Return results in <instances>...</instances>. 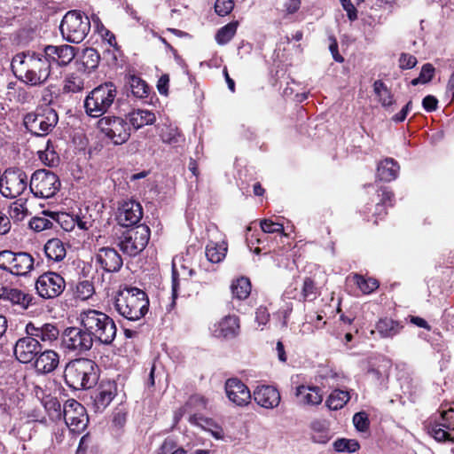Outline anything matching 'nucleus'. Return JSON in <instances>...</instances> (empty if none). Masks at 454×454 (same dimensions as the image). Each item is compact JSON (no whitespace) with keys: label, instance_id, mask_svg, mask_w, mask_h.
<instances>
[{"label":"nucleus","instance_id":"obj_10","mask_svg":"<svg viewBox=\"0 0 454 454\" xmlns=\"http://www.w3.org/2000/svg\"><path fill=\"white\" fill-rule=\"evenodd\" d=\"M95 341L82 326L67 327L61 335V346L68 353L75 356L85 354L91 349Z\"/></svg>","mask_w":454,"mask_h":454},{"label":"nucleus","instance_id":"obj_29","mask_svg":"<svg viewBox=\"0 0 454 454\" xmlns=\"http://www.w3.org/2000/svg\"><path fill=\"white\" fill-rule=\"evenodd\" d=\"M115 396V387L108 383L101 385L94 397V405L97 410L106 409Z\"/></svg>","mask_w":454,"mask_h":454},{"label":"nucleus","instance_id":"obj_40","mask_svg":"<svg viewBox=\"0 0 454 454\" xmlns=\"http://www.w3.org/2000/svg\"><path fill=\"white\" fill-rule=\"evenodd\" d=\"M95 293V287L91 281L82 280L78 282L75 287V295L77 298L85 301L90 299Z\"/></svg>","mask_w":454,"mask_h":454},{"label":"nucleus","instance_id":"obj_32","mask_svg":"<svg viewBox=\"0 0 454 454\" xmlns=\"http://www.w3.org/2000/svg\"><path fill=\"white\" fill-rule=\"evenodd\" d=\"M373 90L378 98L379 102L385 109L387 110L394 105V95L381 80H377L374 82Z\"/></svg>","mask_w":454,"mask_h":454},{"label":"nucleus","instance_id":"obj_5","mask_svg":"<svg viewBox=\"0 0 454 454\" xmlns=\"http://www.w3.org/2000/svg\"><path fill=\"white\" fill-rule=\"evenodd\" d=\"M116 97L117 89L113 82L97 86L84 99L85 113L92 118H102L114 105Z\"/></svg>","mask_w":454,"mask_h":454},{"label":"nucleus","instance_id":"obj_50","mask_svg":"<svg viewBox=\"0 0 454 454\" xmlns=\"http://www.w3.org/2000/svg\"><path fill=\"white\" fill-rule=\"evenodd\" d=\"M353 423L358 431L365 432L370 425L368 415L364 411L356 412L353 416Z\"/></svg>","mask_w":454,"mask_h":454},{"label":"nucleus","instance_id":"obj_48","mask_svg":"<svg viewBox=\"0 0 454 454\" xmlns=\"http://www.w3.org/2000/svg\"><path fill=\"white\" fill-rule=\"evenodd\" d=\"M27 215V210L21 203L14 202L10 206L9 217L15 222L22 221Z\"/></svg>","mask_w":454,"mask_h":454},{"label":"nucleus","instance_id":"obj_58","mask_svg":"<svg viewBox=\"0 0 454 454\" xmlns=\"http://www.w3.org/2000/svg\"><path fill=\"white\" fill-rule=\"evenodd\" d=\"M343 9L347 12L349 20L354 21L357 19V11L350 0H340Z\"/></svg>","mask_w":454,"mask_h":454},{"label":"nucleus","instance_id":"obj_34","mask_svg":"<svg viewBox=\"0 0 454 454\" xmlns=\"http://www.w3.org/2000/svg\"><path fill=\"white\" fill-rule=\"evenodd\" d=\"M231 289L233 297L239 300H245L248 297L251 292L250 280L247 278L241 277L232 282Z\"/></svg>","mask_w":454,"mask_h":454},{"label":"nucleus","instance_id":"obj_62","mask_svg":"<svg viewBox=\"0 0 454 454\" xmlns=\"http://www.w3.org/2000/svg\"><path fill=\"white\" fill-rule=\"evenodd\" d=\"M12 224L10 217L0 211V235L8 233L11 230Z\"/></svg>","mask_w":454,"mask_h":454},{"label":"nucleus","instance_id":"obj_31","mask_svg":"<svg viewBox=\"0 0 454 454\" xmlns=\"http://www.w3.org/2000/svg\"><path fill=\"white\" fill-rule=\"evenodd\" d=\"M403 325L391 318H382L376 325V330L382 338H392L400 333Z\"/></svg>","mask_w":454,"mask_h":454},{"label":"nucleus","instance_id":"obj_27","mask_svg":"<svg viewBox=\"0 0 454 454\" xmlns=\"http://www.w3.org/2000/svg\"><path fill=\"white\" fill-rule=\"evenodd\" d=\"M399 169L397 161L392 158H387L379 163L377 177L384 182H391L397 177Z\"/></svg>","mask_w":454,"mask_h":454},{"label":"nucleus","instance_id":"obj_39","mask_svg":"<svg viewBox=\"0 0 454 454\" xmlns=\"http://www.w3.org/2000/svg\"><path fill=\"white\" fill-rule=\"evenodd\" d=\"M130 89L131 92L137 98H145L149 93V87L146 82L137 76H131L130 78Z\"/></svg>","mask_w":454,"mask_h":454},{"label":"nucleus","instance_id":"obj_37","mask_svg":"<svg viewBox=\"0 0 454 454\" xmlns=\"http://www.w3.org/2000/svg\"><path fill=\"white\" fill-rule=\"evenodd\" d=\"M100 56L97 50L86 48L82 56V62L86 71L89 73L95 70L99 63Z\"/></svg>","mask_w":454,"mask_h":454},{"label":"nucleus","instance_id":"obj_51","mask_svg":"<svg viewBox=\"0 0 454 454\" xmlns=\"http://www.w3.org/2000/svg\"><path fill=\"white\" fill-rule=\"evenodd\" d=\"M234 7L233 0H216L215 4V11L219 16L229 14Z\"/></svg>","mask_w":454,"mask_h":454},{"label":"nucleus","instance_id":"obj_12","mask_svg":"<svg viewBox=\"0 0 454 454\" xmlns=\"http://www.w3.org/2000/svg\"><path fill=\"white\" fill-rule=\"evenodd\" d=\"M60 188V181L56 174L47 169H38L31 176L29 189L39 198H51Z\"/></svg>","mask_w":454,"mask_h":454},{"label":"nucleus","instance_id":"obj_44","mask_svg":"<svg viewBox=\"0 0 454 454\" xmlns=\"http://www.w3.org/2000/svg\"><path fill=\"white\" fill-rule=\"evenodd\" d=\"M161 139L163 143L168 145H178L184 140L182 134L176 128L168 127L161 133Z\"/></svg>","mask_w":454,"mask_h":454},{"label":"nucleus","instance_id":"obj_55","mask_svg":"<svg viewBox=\"0 0 454 454\" xmlns=\"http://www.w3.org/2000/svg\"><path fill=\"white\" fill-rule=\"evenodd\" d=\"M380 201L377 204V210H380L383 206H393V201L395 195L393 192L388 191L387 189L381 190V193L380 194Z\"/></svg>","mask_w":454,"mask_h":454},{"label":"nucleus","instance_id":"obj_21","mask_svg":"<svg viewBox=\"0 0 454 454\" xmlns=\"http://www.w3.org/2000/svg\"><path fill=\"white\" fill-rule=\"evenodd\" d=\"M96 262L106 272H117L123 261L120 254L112 247H101L96 254Z\"/></svg>","mask_w":454,"mask_h":454},{"label":"nucleus","instance_id":"obj_1","mask_svg":"<svg viewBox=\"0 0 454 454\" xmlns=\"http://www.w3.org/2000/svg\"><path fill=\"white\" fill-rule=\"evenodd\" d=\"M12 68L20 72L24 82L31 86L46 82L51 74V67L43 53L27 51L16 54L12 60Z\"/></svg>","mask_w":454,"mask_h":454},{"label":"nucleus","instance_id":"obj_38","mask_svg":"<svg viewBox=\"0 0 454 454\" xmlns=\"http://www.w3.org/2000/svg\"><path fill=\"white\" fill-rule=\"evenodd\" d=\"M84 88V82L82 77L75 74H70L65 80L64 91L76 93L80 92Z\"/></svg>","mask_w":454,"mask_h":454},{"label":"nucleus","instance_id":"obj_6","mask_svg":"<svg viewBox=\"0 0 454 454\" xmlns=\"http://www.w3.org/2000/svg\"><path fill=\"white\" fill-rule=\"evenodd\" d=\"M150 229L145 224H138L127 228L117 236V246L123 254L129 256H136L141 253L148 244Z\"/></svg>","mask_w":454,"mask_h":454},{"label":"nucleus","instance_id":"obj_60","mask_svg":"<svg viewBox=\"0 0 454 454\" xmlns=\"http://www.w3.org/2000/svg\"><path fill=\"white\" fill-rule=\"evenodd\" d=\"M270 318V314L266 308L259 307L255 311V320L260 325H265Z\"/></svg>","mask_w":454,"mask_h":454},{"label":"nucleus","instance_id":"obj_61","mask_svg":"<svg viewBox=\"0 0 454 454\" xmlns=\"http://www.w3.org/2000/svg\"><path fill=\"white\" fill-rule=\"evenodd\" d=\"M411 108H412V102L410 100L398 114H395L392 117L393 121H395V122L403 121L406 119L407 114L411 110Z\"/></svg>","mask_w":454,"mask_h":454},{"label":"nucleus","instance_id":"obj_20","mask_svg":"<svg viewBox=\"0 0 454 454\" xmlns=\"http://www.w3.org/2000/svg\"><path fill=\"white\" fill-rule=\"evenodd\" d=\"M224 388L228 399L233 404L243 407L250 403L252 398L250 390L240 380L237 378L228 379Z\"/></svg>","mask_w":454,"mask_h":454},{"label":"nucleus","instance_id":"obj_24","mask_svg":"<svg viewBox=\"0 0 454 454\" xmlns=\"http://www.w3.org/2000/svg\"><path fill=\"white\" fill-rule=\"evenodd\" d=\"M239 318L235 315H228L215 325L214 334L218 338L234 339L239 333Z\"/></svg>","mask_w":454,"mask_h":454},{"label":"nucleus","instance_id":"obj_30","mask_svg":"<svg viewBox=\"0 0 454 454\" xmlns=\"http://www.w3.org/2000/svg\"><path fill=\"white\" fill-rule=\"evenodd\" d=\"M129 123L134 129H138L145 125L153 124L155 120V114L149 110L137 109L129 114Z\"/></svg>","mask_w":454,"mask_h":454},{"label":"nucleus","instance_id":"obj_4","mask_svg":"<svg viewBox=\"0 0 454 454\" xmlns=\"http://www.w3.org/2000/svg\"><path fill=\"white\" fill-rule=\"evenodd\" d=\"M147 294L137 287L121 290L115 297L114 308L124 318L129 321L140 320L148 312Z\"/></svg>","mask_w":454,"mask_h":454},{"label":"nucleus","instance_id":"obj_23","mask_svg":"<svg viewBox=\"0 0 454 454\" xmlns=\"http://www.w3.org/2000/svg\"><path fill=\"white\" fill-rule=\"evenodd\" d=\"M254 402L266 409H273L279 404L280 394L271 386H259L253 394Z\"/></svg>","mask_w":454,"mask_h":454},{"label":"nucleus","instance_id":"obj_11","mask_svg":"<svg viewBox=\"0 0 454 454\" xmlns=\"http://www.w3.org/2000/svg\"><path fill=\"white\" fill-rule=\"evenodd\" d=\"M35 260L27 252H0V269L16 276H27L34 269Z\"/></svg>","mask_w":454,"mask_h":454},{"label":"nucleus","instance_id":"obj_43","mask_svg":"<svg viewBox=\"0 0 454 454\" xmlns=\"http://www.w3.org/2000/svg\"><path fill=\"white\" fill-rule=\"evenodd\" d=\"M434 74V67H433V65L430 63L424 64L421 67V71H420L419 77L413 79L411 82V83L413 86H416L419 83H422V84L427 83L433 79Z\"/></svg>","mask_w":454,"mask_h":454},{"label":"nucleus","instance_id":"obj_17","mask_svg":"<svg viewBox=\"0 0 454 454\" xmlns=\"http://www.w3.org/2000/svg\"><path fill=\"white\" fill-rule=\"evenodd\" d=\"M43 346L34 335L27 334L17 340L13 354L16 359L22 364H28L35 359Z\"/></svg>","mask_w":454,"mask_h":454},{"label":"nucleus","instance_id":"obj_33","mask_svg":"<svg viewBox=\"0 0 454 454\" xmlns=\"http://www.w3.org/2000/svg\"><path fill=\"white\" fill-rule=\"evenodd\" d=\"M349 399L350 395L348 391L335 389L330 394L325 403L330 410L337 411L341 409Z\"/></svg>","mask_w":454,"mask_h":454},{"label":"nucleus","instance_id":"obj_45","mask_svg":"<svg viewBox=\"0 0 454 454\" xmlns=\"http://www.w3.org/2000/svg\"><path fill=\"white\" fill-rule=\"evenodd\" d=\"M334 450L338 452H355L359 450V443L356 440L338 439L333 443Z\"/></svg>","mask_w":454,"mask_h":454},{"label":"nucleus","instance_id":"obj_57","mask_svg":"<svg viewBox=\"0 0 454 454\" xmlns=\"http://www.w3.org/2000/svg\"><path fill=\"white\" fill-rule=\"evenodd\" d=\"M176 448V442L173 438L168 437L164 440V442L159 448L158 454H170Z\"/></svg>","mask_w":454,"mask_h":454},{"label":"nucleus","instance_id":"obj_52","mask_svg":"<svg viewBox=\"0 0 454 454\" xmlns=\"http://www.w3.org/2000/svg\"><path fill=\"white\" fill-rule=\"evenodd\" d=\"M29 226L32 230L39 232L52 227V223L44 217H34L29 222Z\"/></svg>","mask_w":454,"mask_h":454},{"label":"nucleus","instance_id":"obj_49","mask_svg":"<svg viewBox=\"0 0 454 454\" xmlns=\"http://www.w3.org/2000/svg\"><path fill=\"white\" fill-rule=\"evenodd\" d=\"M262 231L265 233H284V226L281 223H275L270 219H263L261 221Z\"/></svg>","mask_w":454,"mask_h":454},{"label":"nucleus","instance_id":"obj_28","mask_svg":"<svg viewBox=\"0 0 454 454\" xmlns=\"http://www.w3.org/2000/svg\"><path fill=\"white\" fill-rule=\"evenodd\" d=\"M49 260L61 262L67 254L65 244L59 239H49L43 247Z\"/></svg>","mask_w":454,"mask_h":454},{"label":"nucleus","instance_id":"obj_63","mask_svg":"<svg viewBox=\"0 0 454 454\" xmlns=\"http://www.w3.org/2000/svg\"><path fill=\"white\" fill-rule=\"evenodd\" d=\"M331 43L329 45V50L333 55V58L337 62H343L344 58L339 53L338 51V43L334 37H330Z\"/></svg>","mask_w":454,"mask_h":454},{"label":"nucleus","instance_id":"obj_15","mask_svg":"<svg viewBox=\"0 0 454 454\" xmlns=\"http://www.w3.org/2000/svg\"><path fill=\"white\" fill-rule=\"evenodd\" d=\"M35 290L43 299H53L59 296L66 287L62 276L53 271H47L40 275L35 281Z\"/></svg>","mask_w":454,"mask_h":454},{"label":"nucleus","instance_id":"obj_7","mask_svg":"<svg viewBox=\"0 0 454 454\" xmlns=\"http://www.w3.org/2000/svg\"><path fill=\"white\" fill-rule=\"evenodd\" d=\"M59 115L50 107L38 108L28 113L23 119L26 129L34 136L44 137L57 125Z\"/></svg>","mask_w":454,"mask_h":454},{"label":"nucleus","instance_id":"obj_3","mask_svg":"<svg viewBox=\"0 0 454 454\" xmlns=\"http://www.w3.org/2000/svg\"><path fill=\"white\" fill-rule=\"evenodd\" d=\"M98 366L89 358H78L69 362L64 372L66 384L74 389H90L98 380Z\"/></svg>","mask_w":454,"mask_h":454},{"label":"nucleus","instance_id":"obj_26","mask_svg":"<svg viewBox=\"0 0 454 454\" xmlns=\"http://www.w3.org/2000/svg\"><path fill=\"white\" fill-rule=\"evenodd\" d=\"M295 395L302 405H317L323 400L320 387L315 386L301 385L296 387Z\"/></svg>","mask_w":454,"mask_h":454},{"label":"nucleus","instance_id":"obj_53","mask_svg":"<svg viewBox=\"0 0 454 454\" xmlns=\"http://www.w3.org/2000/svg\"><path fill=\"white\" fill-rule=\"evenodd\" d=\"M442 426L447 430L454 431V406L441 412Z\"/></svg>","mask_w":454,"mask_h":454},{"label":"nucleus","instance_id":"obj_41","mask_svg":"<svg viewBox=\"0 0 454 454\" xmlns=\"http://www.w3.org/2000/svg\"><path fill=\"white\" fill-rule=\"evenodd\" d=\"M428 433L437 441V442H446L451 441L453 442V438L450 437V434L446 431V428L442 426V422H435L434 424H430L428 426Z\"/></svg>","mask_w":454,"mask_h":454},{"label":"nucleus","instance_id":"obj_47","mask_svg":"<svg viewBox=\"0 0 454 454\" xmlns=\"http://www.w3.org/2000/svg\"><path fill=\"white\" fill-rule=\"evenodd\" d=\"M317 288L313 279L306 278L303 281L301 296L304 301H313L317 298Z\"/></svg>","mask_w":454,"mask_h":454},{"label":"nucleus","instance_id":"obj_18","mask_svg":"<svg viewBox=\"0 0 454 454\" xmlns=\"http://www.w3.org/2000/svg\"><path fill=\"white\" fill-rule=\"evenodd\" d=\"M43 53L51 67L53 65L63 67H67L76 55V49L68 44L47 45Z\"/></svg>","mask_w":454,"mask_h":454},{"label":"nucleus","instance_id":"obj_35","mask_svg":"<svg viewBox=\"0 0 454 454\" xmlns=\"http://www.w3.org/2000/svg\"><path fill=\"white\" fill-rule=\"evenodd\" d=\"M226 251L224 244L210 242L206 247V256L209 262L217 263L224 259Z\"/></svg>","mask_w":454,"mask_h":454},{"label":"nucleus","instance_id":"obj_14","mask_svg":"<svg viewBox=\"0 0 454 454\" xmlns=\"http://www.w3.org/2000/svg\"><path fill=\"white\" fill-rule=\"evenodd\" d=\"M0 300L6 303L8 309L12 308L18 314H24L31 306L35 305L33 294L16 287H2Z\"/></svg>","mask_w":454,"mask_h":454},{"label":"nucleus","instance_id":"obj_46","mask_svg":"<svg viewBox=\"0 0 454 454\" xmlns=\"http://www.w3.org/2000/svg\"><path fill=\"white\" fill-rule=\"evenodd\" d=\"M40 159L48 166H54L59 162V156L54 151L53 145L51 141L46 144V148L43 152H40Z\"/></svg>","mask_w":454,"mask_h":454},{"label":"nucleus","instance_id":"obj_19","mask_svg":"<svg viewBox=\"0 0 454 454\" xmlns=\"http://www.w3.org/2000/svg\"><path fill=\"white\" fill-rule=\"evenodd\" d=\"M143 216V209L140 203L135 200H123L120 203L116 220L123 227H135Z\"/></svg>","mask_w":454,"mask_h":454},{"label":"nucleus","instance_id":"obj_25","mask_svg":"<svg viewBox=\"0 0 454 454\" xmlns=\"http://www.w3.org/2000/svg\"><path fill=\"white\" fill-rule=\"evenodd\" d=\"M34 361L35 368L38 373L48 374L59 366V356L52 349L41 350Z\"/></svg>","mask_w":454,"mask_h":454},{"label":"nucleus","instance_id":"obj_54","mask_svg":"<svg viewBox=\"0 0 454 454\" xmlns=\"http://www.w3.org/2000/svg\"><path fill=\"white\" fill-rule=\"evenodd\" d=\"M399 67L403 70L413 68L418 61L416 57L409 53H402L399 58Z\"/></svg>","mask_w":454,"mask_h":454},{"label":"nucleus","instance_id":"obj_13","mask_svg":"<svg viewBox=\"0 0 454 454\" xmlns=\"http://www.w3.org/2000/svg\"><path fill=\"white\" fill-rule=\"evenodd\" d=\"M27 188V176L20 168H7L1 177L0 192L6 198H16Z\"/></svg>","mask_w":454,"mask_h":454},{"label":"nucleus","instance_id":"obj_16","mask_svg":"<svg viewBox=\"0 0 454 454\" xmlns=\"http://www.w3.org/2000/svg\"><path fill=\"white\" fill-rule=\"evenodd\" d=\"M62 417L69 429L75 433L83 431L89 422L85 408L74 399L65 403Z\"/></svg>","mask_w":454,"mask_h":454},{"label":"nucleus","instance_id":"obj_22","mask_svg":"<svg viewBox=\"0 0 454 454\" xmlns=\"http://www.w3.org/2000/svg\"><path fill=\"white\" fill-rule=\"evenodd\" d=\"M25 333L34 335L35 339L43 342H52L59 336V328L51 323L35 325L33 322H28L25 326Z\"/></svg>","mask_w":454,"mask_h":454},{"label":"nucleus","instance_id":"obj_56","mask_svg":"<svg viewBox=\"0 0 454 454\" xmlns=\"http://www.w3.org/2000/svg\"><path fill=\"white\" fill-rule=\"evenodd\" d=\"M45 406L50 411H52V412L50 413L52 418L56 419H60L62 418L63 411H61V404L57 399L50 400L46 403Z\"/></svg>","mask_w":454,"mask_h":454},{"label":"nucleus","instance_id":"obj_42","mask_svg":"<svg viewBox=\"0 0 454 454\" xmlns=\"http://www.w3.org/2000/svg\"><path fill=\"white\" fill-rule=\"evenodd\" d=\"M354 278L358 288L365 294L372 293L379 287V283L376 279H366L364 277L357 274L354 276Z\"/></svg>","mask_w":454,"mask_h":454},{"label":"nucleus","instance_id":"obj_59","mask_svg":"<svg viewBox=\"0 0 454 454\" xmlns=\"http://www.w3.org/2000/svg\"><path fill=\"white\" fill-rule=\"evenodd\" d=\"M422 106L427 112H434L437 109L438 100L434 96L427 95L422 100Z\"/></svg>","mask_w":454,"mask_h":454},{"label":"nucleus","instance_id":"obj_8","mask_svg":"<svg viewBox=\"0 0 454 454\" xmlns=\"http://www.w3.org/2000/svg\"><path fill=\"white\" fill-rule=\"evenodd\" d=\"M59 29L64 39L79 43L90 32V22L89 18L80 12L70 11L63 17Z\"/></svg>","mask_w":454,"mask_h":454},{"label":"nucleus","instance_id":"obj_64","mask_svg":"<svg viewBox=\"0 0 454 454\" xmlns=\"http://www.w3.org/2000/svg\"><path fill=\"white\" fill-rule=\"evenodd\" d=\"M169 82V77L168 74H163L160 77L157 82V89L161 95L168 94V86Z\"/></svg>","mask_w":454,"mask_h":454},{"label":"nucleus","instance_id":"obj_36","mask_svg":"<svg viewBox=\"0 0 454 454\" xmlns=\"http://www.w3.org/2000/svg\"><path fill=\"white\" fill-rule=\"evenodd\" d=\"M238 28V21H233L226 24L218 29L215 34V41L220 45L228 43L235 35Z\"/></svg>","mask_w":454,"mask_h":454},{"label":"nucleus","instance_id":"obj_2","mask_svg":"<svg viewBox=\"0 0 454 454\" xmlns=\"http://www.w3.org/2000/svg\"><path fill=\"white\" fill-rule=\"evenodd\" d=\"M78 320L95 342L110 345L116 337L117 328L114 319L107 314L93 309L81 311Z\"/></svg>","mask_w":454,"mask_h":454},{"label":"nucleus","instance_id":"obj_9","mask_svg":"<svg viewBox=\"0 0 454 454\" xmlns=\"http://www.w3.org/2000/svg\"><path fill=\"white\" fill-rule=\"evenodd\" d=\"M97 127L115 145H123L130 137L129 123L120 116H103L98 120Z\"/></svg>","mask_w":454,"mask_h":454}]
</instances>
